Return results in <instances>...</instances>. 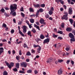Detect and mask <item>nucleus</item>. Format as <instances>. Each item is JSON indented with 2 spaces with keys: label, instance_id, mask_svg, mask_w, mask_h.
I'll return each instance as SVG.
<instances>
[{
  "label": "nucleus",
  "instance_id": "24",
  "mask_svg": "<svg viewBox=\"0 0 75 75\" xmlns=\"http://www.w3.org/2000/svg\"><path fill=\"white\" fill-rule=\"evenodd\" d=\"M2 27H4V28H6V27H7V25L5 23H3Z\"/></svg>",
  "mask_w": 75,
  "mask_h": 75
},
{
  "label": "nucleus",
  "instance_id": "4",
  "mask_svg": "<svg viewBox=\"0 0 75 75\" xmlns=\"http://www.w3.org/2000/svg\"><path fill=\"white\" fill-rule=\"evenodd\" d=\"M34 48H37V47H39L37 49L38 53H40V51L41 50V47H40L39 45H37L34 44L33 45Z\"/></svg>",
  "mask_w": 75,
  "mask_h": 75
},
{
  "label": "nucleus",
  "instance_id": "62",
  "mask_svg": "<svg viewBox=\"0 0 75 75\" xmlns=\"http://www.w3.org/2000/svg\"><path fill=\"white\" fill-rule=\"evenodd\" d=\"M72 33L74 34V35H75V30H73L72 32Z\"/></svg>",
  "mask_w": 75,
  "mask_h": 75
},
{
  "label": "nucleus",
  "instance_id": "6",
  "mask_svg": "<svg viewBox=\"0 0 75 75\" xmlns=\"http://www.w3.org/2000/svg\"><path fill=\"white\" fill-rule=\"evenodd\" d=\"M21 65L22 67L26 68L27 67V63L26 62H22L21 63Z\"/></svg>",
  "mask_w": 75,
  "mask_h": 75
},
{
  "label": "nucleus",
  "instance_id": "29",
  "mask_svg": "<svg viewBox=\"0 0 75 75\" xmlns=\"http://www.w3.org/2000/svg\"><path fill=\"white\" fill-rule=\"evenodd\" d=\"M32 32H33V33L35 34V33H36V30H35V28H33L31 31Z\"/></svg>",
  "mask_w": 75,
  "mask_h": 75
},
{
  "label": "nucleus",
  "instance_id": "7",
  "mask_svg": "<svg viewBox=\"0 0 75 75\" xmlns=\"http://www.w3.org/2000/svg\"><path fill=\"white\" fill-rule=\"evenodd\" d=\"M61 19L62 20H68V17L67 16H66L65 15H64L61 18Z\"/></svg>",
  "mask_w": 75,
  "mask_h": 75
},
{
  "label": "nucleus",
  "instance_id": "32",
  "mask_svg": "<svg viewBox=\"0 0 75 75\" xmlns=\"http://www.w3.org/2000/svg\"><path fill=\"white\" fill-rule=\"evenodd\" d=\"M39 13L40 12H39V10H38L37 11V13H36V17H38V15L39 14Z\"/></svg>",
  "mask_w": 75,
  "mask_h": 75
},
{
  "label": "nucleus",
  "instance_id": "36",
  "mask_svg": "<svg viewBox=\"0 0 75 75\" xmlns=\"http://www.w3.org/2000/svg\"><path fill=\"white\" fill-rule=\"evenodd\" d=\"M69 21L71 24H73V20H72V19H69Z\"/></svg>",
  "mask_w": 75,
  "mask_h": 75
},
{
  "label": "nucleus",
  "instance_id": "5",
  "mask_svg": "<svg viewBox=\"0 0 75 75\" xmlns=\"http://www.w3.org/2000/svg\"><path fill=\"white\" fill-rule=\"evenodd\" d=\"M40 23L41 24H43V25H46V23L44 22V19H43L41 18L40 19Z\"/></svg>",
  "mask_w": 75,
  "mask_h": 75
},
{
  "label": "nucleus",
  "instance_id": "26",
  "mask_svg": "<svg viewBox=\"0 0 75 75\" xmlns=\"http://www.w3.org/2000/svg\"><path fill=\"white\" fill-rule=\"evenodd\" d=\"M48 13L50 15H52V14H53V12L52 11V10H50L49 11Z\"/></svg>",
  "mask_w": 75,
  "mask_h": 75
},
{
  "label": "nucleus",
  "instance_id": "42",
  "mask_svg": "<svg viewBox=\"0 0 75 75\" xmlns=\"http://www.w3.org/2000/svg\"><path fill=\"white\" fill-rule=\"evenodd\" d=\"M19 72H20V74H25V72H24V71H22L21 70L19 71Z\"/></svg>",
  "mask_w": 75,
  "mask_h": 75
},
{
  "label": "nucleus",
  "instance_id": "51",
  "mask_svg": "<svg viewBox=\"0 0 75 75\" xmlns=\"http://www.w3.org/2000/svg\"><path fill=\"white\" fill-rule=\"evenodd\" d=\"M62 38L61 37L59 36L58 37V39H59V40H62Z\"/></svg>",
  "mask_w": 75,
  "mask_h": 75
},
{
  "label": "nucleus",
  "instance_id": "16",
  "mask_svg": "<svg viewBox=\"0 0 75 75\" xmlns=\"http://www.w3.org/2000/svg\"><path fill=\"white\" fill-rule=\"evenodd\" d=\"M16 67L17 69H18L20 68V64L19 63H18L16 64Z\"/></svg>",
  "mask_w": 75,
  "mask_h": 75
},
{
  "label": "nucleus",
  "instance_id": "47",
  "mask_svg": "<svg viewBox=\"0 0 75 75\" xmlns=\"http://www.w3.org/2000/svg\"><path fill=\"white\" fill-rule=\"evenodd\" d=\"M13 55H14V54H16V52H15V50H13L12 51Z\"/></svg>",
  "mask_w": 75,
  "mask_h": 75
},
{
  "label": "nucleus",
  "instance_id": "20",
  "mask_svg": "<svg viewBox=\"0 0 75 75\" xmlns=\"http://www.w3.org/2000/svg\"><path fill=\"white\" fill-rule=\"evenodd\" d=\"M19 33L21 36H23V37H24V35L23 33L22 32H21V31L20 30H19Z\"/></svg>",
  "mask_w": 75,
  "mask_h": 75
},
{
  "label": "nucleus",
  "instance_id": "25",
  "mask_svg": "<svg viewBox=\"0 0 75 75\" xmlns=\"http://www.w3.org/2000/svg\"><path fill=\"white\" fill-rule=\"evenodd\" d=\"M29 11L30 12H34V9L31 8H29Z\"/></svg>",
  "mask_w": 75,
  "mask_h": 75
},
{
  "label": "nucleus",
  "instance_id": "14",
  "mask_svg": "<svg viewBox=\"0 0 75 75\" xmlns=\"http://www.w3.org/2000/svg\"><path fill=\"white\" fill-rule=\"evenodd\" d=\"M4 52V49L3 47H0V55Z\"/></svg>",
  "mask_w": 75,
  "mask_h": 75
},
{
  "label": "nucleus",
  "instance_id": "39",
  "mask_svg": "<svg viewBox=\"0 0 75 75\" xmlns=\"http://www.w3.org/2000/svg\"><path fill=\"white\" fill-rule=\"evenodd\" d=\"M13 71H15V72H17L18 71V70L17 68H15V69H13Z\"/></svg>",
  "mask_w": 75,
  "mask_h": 75
},
{
  "label": "nucleus",
  "instance_id": "9",
  "mask_svg": "<svg viewBox=\"0 0 75 75\" xmlns=\"http://www.w3.org/2000/svg\"><path fill=\"white\" fill-rule=\"evenodd\" d=\"M52 61H53V59H52V57H50L47 60L46 62H47V63H48V64H50V62H52Z\"/></svg>",
  "mask_w": 75,
  "mask_h": 75
},
{
  "label": "nucleus",
  "instance_id": "56",
  "mask_svg": "<svg viewBox=\"0 0 75 75\" xmlns=\"http://www.w3.org/2000/svg\"><path fill=\"white\" fill-rule=\"evenodd\" d=\"M70 62V60H69L67 61V62H66L67 64L68 65L69 64V63Z\"/></svg>",
  "mask_w": 75,
  "mask_h": 75
},
{
  "label": "nucleus",
  "instance_id": "30",
  "mask_svg": "<svg viewBox=\"0 0 75 75\" xmlns=\"http://www.w3.org/2000/svg\"><path fill=\"white\" fill-rule=\"evenodd\" d=\"M57 33H58V34H62L63 33V32H62V31H59H59L57 32Z\"/></svg>",
  "mask_w": 75,
  "mask_h": 75
},
{
  "label": "nucleus",
  "instance_id": "15",
  "mask_svg": "<svg viewBox=\"0 0 75 75\" xmlns=\"http://www.w3.org/2000/svg\"><path fill=\"white\" fill-rule=\"evenodd\" d=\"M66 30L67 31H69V32H71V31L72 30V28L70 27H68L66 28Z\"/></svg>",
  "mask_w": 75,
  "mask_h": 75
},
{
  "label": "nucleus",
  "instance_id": "48",
  "mask_svg": "<svg viewBox=\"0 0 75 75\" xmlns=\"http://www.w3.org/2000/svg\"><path fill=\"white\" fill-rule=\"evenodd\" d=\"M31 52L32 53H34V52H35V51L33 49H32L31 50Z\"/></svg>",
  "mask_w": 75,
  "mask_h": 75
},
{
  "label": "nucleus",
  "instance_id": "55",
  "mask_svg": "<svg viewBox=\"0 0 75 75\" xmlns=\"http://www.w3.org/2000/svg\"><path fill=\"white\" fill-rule=\"evenodd\" d=\"M34 73L35 74H38V71L37 70H35Z\"/></svg>",
  "mask_w": 75,
  "mask_h": 75
},
{
  "label": "nucleus",
  "instance_id": "58",
  "mask_svg": "<svg viewBox=\"0 0 75 75\" xmlns=\"http://www.w3.org/2000/svg\"><path fill=\"white\" fill-rule=\"evenodd\" d=\"M20 10L21 11H24V9L23 8V7H22L21 8Z\"/></svg>",
  "mask_w": 75,
  "mask_h": 75
},
{
  "label": "nucleus",
  "instance_id": "49",
  "mask_svg": "<svg viewBox=\"0 0 75 75\" xmlns=\"http://www.w3.org/2000/svg\"><path fill=\"white\" fill-rule=\"evenodd\" d=\"M19 58H20V57L18 56H17L16 57V59H17V60H18V61H19Z\"/></svg>",
  "mask_w": 75,
  "mask_h": 75
},
{
  "label": "nucleus",
  "instance_id": "40",
  "mask_svg": "<svg viewBox=\"0 0 75 75\" xmlns=\"http://www.w3.org/2000/svg\"><path fill=\"white\" fill-rule=\"evenodd\" d=\"M58 37V35H55V34H53V38H57Z\"/></svg>",
  "mask_w": 75,
  "mask_h": 75
},
{
  "label": "nucleus",
  "instance_id": "11",
  "mask_svg": "<svg viewBox=\"0 0 75 75\" xmlns=\"http://www.w3.org/2000/svg\"><path fill=\"white\" fill-rule=\"evenodd\" d=\"M23 32L24 33H26V32H27V29L26 28V26L25 25H23Z\"/></svg>",
  "mask_w": 75,
  "mask_h": 75
},
{
  "label": "nucleus",
  "instance_id": "57",
  "mask_svg": "<svg viewBox=\"0 0 75 75\" xmlns=\"http://www.w3.org/2000/svg\"><path fill=\"white\" fill-rule=\"evenodd\" d=\"M50 9H51V10H52V11H54V7H51V8Z\"/></svg>",
  "mask_w": 75,
  "mask_h": 75
},
{
  "label": "nucleus",
  "instance_id": "37",
  "mask_svg": "<svg viewBox=\"0 0 75 75\" xmlns=\"http://www.w3.org/2000/svg\"><path fill=\"white\" fill-rule=\"evenodd\" d=\"M27 72L28 73H32V70H29L27 71Z\"/></svg>",
  "mask_w": 75,
  "mask_h": 75
},
{
  "label": "nucleus",
  "instance_id": "34",
  "mask_svg": "<svg viewBox=\"0 0 75 75\" xmlns=\"http://www.w3.org/2000/svg\"><path fill=\"white\" fill-rule=\"evenodd\" d=\"M40 6L41 7H42L43 8H44L45 7V4H42L40 5Z\"/></svg>",
  "mask_w": 75,
  "mask_h": 75
},
{
  "label": "nucleus",
  "instance_id": "60",
  "mask_svg": "<svg viewBox=\"0 0 75 75\" xmlns=\"http://www.w3.org/2000/svg\"><path fill=\"white\" fill-rule=\"evenodd\" d=\"M65 50L67 51H69V48L68 47H66L65 49Z\"/></svg>",
  "mask_w": 75,
  "mask_h": 75
},
{
  "label": "nucleus",
  "instance_id": "3",
  "mask_svg": "<svg viewBox=\"0 0 75 75\" xmlns=\"http://www.w3.org/2000/svg\"><path fill=\"white\" fill-rule=\"evenodd\" d=\"M5 63L6 64L8 68L9 69H11V67H14V63L13 62H11L10 64L9 63L7 62V61H5Z\"/></svg>",
  "mask_w": 75,
  "mask_h": 75
},
{
  "label": "nucleus",
  "instance_id": "22",
  "mask_svg": "<svg viewBox=\"0 0 75 75\" xmlns=\"http://www.w3.org/2000/svg\"><path fill=\"white\" fill-rule=\"evenodd\" d=\"M3 75H8V73H7V71H4L3 72Z\"/></svg>",
  "mask_w": 75,
  "mask_h": 75
},
{
  "label": "nucleus",
  "instance_id": "31",
  "mask_svg": "<svg viewBox=\"0 0 75 75\" xmlns=\"http://www.w3.org/2000/svg\"><path fill=\"white\" fill-rule=\"evenodd\" d=\"M31 55V53L29 52H28L26 54V55H27V56H30V55Z\"/></svg>",
  "mask_w": 75,
  "mask_h": 75
},
{
  "label": "nucleus",
  "instance_id": "21",
  "mask_svg": "<svg viewBox=\"0 0 75 75\" xmlns=\"http://www.w3.org/2000/svg\"><path fill=\"white\" fill-rule=\"evenodd\" d=\"M30 21L31 23H34V20L33 18L30 19Z\"/></svg>",
  "mask_w": 75,
  "mask_h": 75
},
{
  "label": "nucleus",
  "instance_id": "43",
  "mask_svg": "<svg viewBox=\"0 0 75 75\" xmlns=\"http://www.w3.org/2000/svg\"><path fill=\"white\" fill-rule=\"evenodd\" d=\"M59 1L60 3H61V4H64V1H63L62 0H58Z\"/></svg>",
  "mask_w": 75,
  "mask_h": 75
},
{
  "label": "nucleus",
  "instance_id": "12",
  "mask_svg": "<svg viewBox=\"0 0 75 75\" xmlns=\"http://www.w3.org/2000/svg\"><path fill=\"white\" fill-rule=\"evenodd\" d=\"M69 36L71 38H74V35L71 33H70L69 34Z\"/></svg>",
  "mask_w": 75,
  "mask_h": 75
},
{
  "label": "nucleus",
  "instance_id": "61",
  "mask_svg": "<svg viewBox=\"0 0 75 75\" xmlns=\"http://www.w3.org/2000/svg\"><path fill=\"white\" fill-rule=\"evenodd\" d=\"M71 64H72V65H74V62L73 60H71Z\"/></svg>",
  "mask_w": 75,
  "mask_h": 75
},
{
  "label": "nucleus",
  "instance_id": "46",
  "mask_svg": "<svg viewBox=\"0 0 75 75\" xmlns=\"http://www.w3.org/2000/svg\"><path fill=\"white\" fill-rule=\"evenodd\" d=\"M36 41H37V42H38L39 41H41V40L40 38H38L37 39H36Z\"/></svg>",
  "mask_w": 75,
  "mask_h": 75
},
{
  "label": "nucleus",
  "instance_id": "54",
  "mask_svg": "<svg viewBox=\"0 0 75 75\" xmlns=\"http://www.w3.org/2000/svg\"><path fill=\"white\" fill-rule=\"evenodd\" d=\"M11 34H13L14 33V30H11Z\"/></svg>",
  "mask_w": 75,
  "mask_h": 75
},
{
  "label": "nucleus",
  "instance_id": "27",
  "mask_svg": "<svg viewBox=\"0 0 75 75\" xmlns=\"http://www.w3.org/2000/svg\"><path fill=\"white\" fill-rule=\"evenodd\" d=\"M65 26V24L64 23H62L61 27L62 28H64V27Z\"/></svg>",
  "mask_w": 75,
  "mask_h": 75
},
{
  "label": "nucleus",
  "instance_id": "13",
  "mask_svg": "<svg viewBox=\"0 0 75 75\" xmlns=\"http://www.w3.org/2000/svg\"><path fill=\"white\" fill-rule=\"evenodd\" d=\"M33 5L34 7H35V8H38V7H40V5L38 4H33Z\"/></svg>",
  "mask_w": 75,
  "mask_h": 75
},
{
  "label": "nucleus",
  "instance_id": "59",
  "mask_svg": "<svg viewBox=\"0 0 75 75\" xmlns=\"http://www.w3.org/2000/svg\"><path fill=\"white\" fill-rule=\"evenodd\" d=\"M5 9L6 10H9V8L7 7H6L5 8Z\"/></svg>",
  "mask_w": 75,
  "mask_h": 75
},
{
  "label": "nucleus",
  "instance_id": "33",
  "mask_svg": "<svg viewBox=\"0 0 75 75\" xmlns=\"http://www.w3.org/2000/svg\"><path fill=\"white\" fill-rule=\"evenodd\" d=\"M4 15L5 16H6V17H9V15L7 13L4 12Z\"/></svg>",
  "mask_w": 75,
  "mask_h": 75
},
{
  "label": "nucleus",
  "instance_id": "1",
  "mask_svg": "<svg viewBox=\"0 0 75 75\" xmlns=\"http://www.w3.org/2000/svg\"><path fill=\"white\" fill-rule=\"evenodd\" d=\"M17 5L16 4L11 5L9 8L11 11V12L10 13V14H12L13 13H14V11H16V10H17Z\"/></svg>",
  "mask_w": 75,
  "mask_h": 75
},
{
  "label": "nucleus",
  "instance_id": "44",
  "mask_svg": "<svg viewBox=\"0 0 75 75\" xmlns=\"http://www.w3.org/2000/svg\"><path fill=\"white\" fill-rule=\"evenodd\" d=\"M58 62H59L60 63H61V62H63V60H62V59H61V60L58 59Z\"/></svg>",
  "mask_w": 75,
  "mask_h": 75
},
{
  "label": "nucleus",
  "instance_id": "63",
  "mask_svg": "<svg viewBox=\"0 0 75 75\" xmlns=\"http://www.w3.org/2000/svg\"><path fill=\"white\" fill-rule=\"evenodd\" d=\"M63 7L65 10H66V9H67V6H66L64 5H63Z\"/></svg>",
  "mask_w": 75,
  "mask_h": 75
},
{
  "label": "nucleus",
  "instance_id": "23",
  "mask_svg": "<svg viewBox=\"0 0 75 75\" xmlns=\"http://www.w3.org/2000/svg\"><path fill=\"white\" fill-rule=\"evenodd\" d=\"M31 34V33L30 31H29L28 32V35H29L30 37H32V35Z\"/></svg>",
  "mask_w": 75,
  "mask_h": 75
},
{
  "label": "nucleus",
  "instance_id": "18",
  "mask_svg": "<svg viewBox=\"0 0 75 75\" xmlns=\"http://www.w3.org/2000/svg\"><path fill=\"white\" fill-rule=\"evenodd\" d=\"M34 26L35 27H36L37 29H38V30H40V27H39V26H38L35 24H34Z\"/></svg>",
  "mask_w": 75,
  "mask_h": 75
},
{
  "label": "nucleus",
  "instance_id": "17",
  "mask_svg": "<svg viewBox=\"0 0 75 75\" xmlns=\"http://www.w3.org/2000/svg\"><path fill=\"white\" fill-rule=\"evenodd\" d=\"M40 39L42 40H43V39H44L45 38V37L43 34H41L40 35Z\"/></svg>",
  "mask_w": 75,
  "mask_h": 75
},
{
  "label": "nucleus",
  "instance_id": "35",
  "mask_svg": "<svg viewBox=\"0 0 75 75\" xmlns=\"http://www.w3.org/2000/svg\"><path fill=\"white\" fill-rule=\"evenodd\" d=\"M39 12H40V13H42L44 10H43V9H42V8H40L39 9Z\"/></svg>",
  "mask_w": 75,
  "mask_h": 75
},
{
  "label": "nucleus",
  "instance_id": "10",
  "mask_svg": "<svg viewBox=\"0 0 75 75\" xmlns=\"http://www.w3.org/2000/svg\"><path fill=\"white\" fill-rule=\"evenodd\" d=\"M57 73L58 75H60L62 74V69L60 68L59 70L58 71Z\"/></svg>",
  "mask_w": 75,
  "mask_h": 75
},
{
  "label": "nucleus",
  "instance_id": "45",
  "mask_svg": "<svg viewBox=\"0 0 75 75\" xmlns=\"http://www.w3.org/2000/svg\"><path fill=\"white\" fill-rule=\"evenodd\" d=\"M12 15L14 16H16V12H14L13 13V12Z\"/></svg>",
  "mask_w": 75,
  "mask_h": 75
},
{
  "label": "nucleus",
  "instance_id": "38",
  "mask_svg": "<svg viewBox=\"0 0 75 75\" xmlns=\"http://www.w3.org/2000/svg\"><path fill=\"white\" fill-rule=\"evenodd\" d=\"M21 15L23 17V18L25 17V14H24V13H23V12H21Z\"/></svg>",
  "mask_w": 75,
  "mask_h": 75
},
{
  "label": "nucleus",
  "instance_id": "8",
  "mask_svg": "<svg viewBox=\"0 0 75 75\" xmlns=\"http://www.w3.org/2000/svg\"><path fill=\"white\" fill-rule=\"evenodd\" d=\"M68 13L69 14H72V8L70 7L68 9Z\"/></svg>",
  "mask_w": 75,
  "mask_h": 75
},
{
  "label": "nucleus",
  "instance_id": "19",
  "mask_svg": "<svg viewBox=\"0 0 75 75\" xmlns=\"http://www.w3.org/2000/svg\"><path fill=\"white\" fill-rule=\"evenodd\" d=\"M5 11H5V10H4V8H2L0 10V13L1 12L2 13H4Z\"/></svg>",
  "mask_w": 75,
  "mask_h": 75
},
{
  "label": "nucleus",
  "instance_id": "52",
  "mask_svg": "<svg viewBox=\"0 0 75 75\" xmlns=\"http://www.w3.org/2000/svg\"><path fill=\"white\" fill-rule=\"evenodd\" d=\"M25 22H26V24H28V25H29L30 24V23H29V22L27 20H26L25 21Z\"/></svg>",
  "mask_w": 75,
  "mask_h": 75
},
{
  "label": "nucleus",
  "instance_id": "64",
  "mask_svg": "<svg viewBox=\"0 0 75 75\" xmlns=\"http://www.w3.org/2000/svg\"><path fill=\"white\" fill-rule=\"evenodd\" d=\"M21 59H24V56H22L21 57Z\"/></svg>",
  "mask_w": 75,
  "mask_h": 75
},
{
  "label": "nucleus",
  "instance_id": "2",
  "mask_svg": "<svg viewBox=\"0 0 75 75\" xmlns=\"http://www.w3.org/2000/svg\"><path fill=\"white\" fill-rule=\"evenodd\" d=\"M47 35H45L46 38H48L45 39L43 42V44H48L50 42V39L48 38H49V34L48 33H47Z\"/></svg>",
  "mask_w": 75,
  "mask_h": 75
},
{
  "label": "nucleus",
  "instance_id": "41",
  "mask_svg": "<svg viewBox=\"0 0 75 75\" xmlns=\"http://www.w3.org/2000/svg\"><path fill=\"white\" fill-rule=\"evenodd\" d=\"M23 47L24 48H27V45H26V44L25 43L23 44Z\"/></svg>",
  "mask_w": 75,
  "mask_h": 75
},
{
  "label": "nucleus",
  "instance_id": "28",
  "mask_svg": "<svg viewBox=\"0 0 75 75\" xmlns=\"http://www.w3.org/2000/svg\"><path fill=\"white\" fill-rule=\"evenodd\" d=\"M75 38H72L70 39V41L71 43H72V41H73V42H75Z\"/></svg>",
  "mask_w": 75,
  "mask_h": 75
},
{
  "label": "nucleus",
  "instance_id": "50",
  "mask_svg": "<svg viewBox=\"0 0 75 75\" xmlns=\"http://www.w3.org/2000/svg\"><path fill=\"white\" fill-rule=\"evenodd\" d=\"M19 52V55H22V53H21V50H20Z\"/></svg>",
  "mask_w": 75,
  "mask_h": 75
},
{
  "label": "nucleus",
  "instance_id": "53",
  "mask_svg": "<svg viewBox=\"0 0 75 75\" xmlns=\"http://www.w3.org/2000/svg\"><path fill=\"white\" fill-rule=\"evenodd\" d=\"M50 17V16L48 14H47L45 15V17L46 18H49Z\"/></svg>",
  "mask_w": 75,
  "mask_h": 75
}]
</instances>
